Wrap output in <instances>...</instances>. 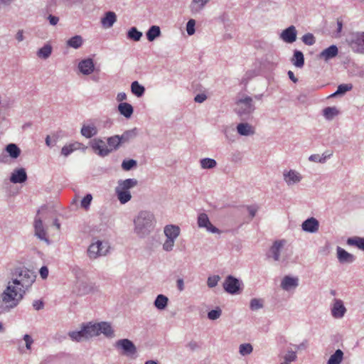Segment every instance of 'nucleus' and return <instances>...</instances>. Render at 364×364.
Here are the masks:
<instances>
[{
	"mask_svg": "<svg viewBox=\"0 0 364 364\" xmlns=\"http://www.w3.org/2000/svg\"><path fill=\"white\" fill-rule=\"evenodd\" d=\"M23 340L25 341L26 348L28 350H31V346L33 343L32 338L29 335L26 334L23 337Z\"/></svg>",
	"mask_w": 364,
	"mask_h": 364,
	"instance_id": "nucleus-54",
	"label": "nucleus"
},
{
	"mask_svg": "<svg viewBox=\"0 0 364 364\" xmlns=\"http://www.w3.org/2000/svg\"><path fill=\"white\" fill-rule=\"evenodd\" d=\"M206 100V95L204 94H199L195 97V101L196 102L201 103Z\"/></svg>",
	"mask_w": 364,
	"mask_h": 364,
	"instance_id": "nucleus-57",
	"label": "nucleus"
},
{
	"mask_svg": "<svg viewBox=\"0 0 364 364\" xmlns=\"http://www.w3.org/2000/svg\"><path fill=\"white\" fill-rule=\"evenodd\" d=\"M136 135L135 129L128 130L119 136L120 143H124L133 139Z\"/></svg>",
	"mask_w": 364,
	"mask_h": 364,
	"instance_id": "nucleus-40",
	"label": "nucleus"
},
{
	"mask_svg": "<svg viewBox=\"0 0 364 364\" xmlns=\"http://www.w3.org/2000/svg\"><path fill=\"white\" fill-rule=\"evenodd\" d=\"M284 240H278L275 241L272 246L270 252L272 254L273 258L275 261H278L279 259V252L281 248L284 246Z\"/></svg>",
	"mask_w": 364,
	"mask_h": 364,
	"instance_id": "nucleus-27",
	"label": "nucleus"
},
{
	"mask_svg": "<svg viewBox=\"0 0 364 364\" xmlns=\"http://www.w3.org/2000/svg\"><path fill=\"white\" fill-rule=\"evenodd\" d=\"M120 144L121 143L119 135H114L107 139V145L109 149L111 150V152L113 150L117 149Z\"/></svg>",
	"mask_w": 364,
	"mask_h": 364,
	"instance_id": "nucleus-32",
	"label": "nucleus"
},
{
	"mask_svg": "<svg viewBox=\"0 0 364 364\" xmlns=\"http://www.w3.org/2000/svg\"><path fill=\"white\" fill-rule=\"evenodd\" d=\"M353 88L352 84H341L338 85L336 92L333 93L331 97H335L338 95L344 94L348 91L351 90Z\"/></svg>",
	"mask_w": 364,
	"mask_h": 364,
	"instance_id": "nucleus-41",
	"label": "nucleus"
},
{
	"mask_svg": "<svg viewBox=\"0 0 364 364\" xmlns=\"http://www.w3.org/2000/svg\"><path fill=\"white\" fill-rule=\"evenodd\" d=\"M40 274L43 279H46L48 275V269L46 267H42L40 269Z\"/></svg>",
	"mask_w": 364,
	"mask_h": 364,
	"instance_id": "nucleus-56",
	"label": "nucleus"
},
{
	"mask_svg": "<svg viewBox=\"0 0 364 364\" xmlns=\"http://www.w3.org/2000/svg\"><path fill=\"white\" fill-rule=\"evenodd\" d=\"M49 22L51 25L55 26L58 23L59 18L57 16L50 15L48 16Z\"/></svg>",
	"mask_w": 364,
	"mask_h": 364,
	"instance_id": "nucleus-60",
	"label": "nucleus"
},
{
	"mask_svg": "<svg viewBox=\"0 0 364 364\" xmlns=\"http://www.w3.org/2000/svg\"><path fill=\"white\" fill-rule=\"evenodd\" d=\"M109 245L107 242H102L97 240L92 243L87 250L88 255L92 259H95L97 257L105 255L109 250Z\"/></svg>",
	"mask_w": 364,
	"mask_h": 364,
	"instance_id": "nucleus-7",
	"label": "nucleus"
},
{
	"mask_svg": "<svg viewBox=\"0 0 364 364\" xmlns=\"http://www.w3.org/2000/svg\"><path fill=\"white\" fill-rule=\"evenodd\" d=\"M117 20L116 14L112 11H108L105 17L101 19V23L105 28H110Z\"/></svg>",
	"mask_w": 364,
	"mask_h": 364,
	"instance_id": "nucleus-23",
	"label": "nucleus"
},
{
	"mask_svg": "<svg viewBox=\"0 0 364 364\" xmlns=\"http://www.w3.org/2000/svg\"><path fill=\"white\" fill-rule=\"evenodd\" d=\"M293 64L298 68L303 67L304 64V55L301 51L296 50L294 52V58L292 59Z\"/></svg>",
	"mask_w": 364,
	"mask_h": 364,
	"instance_id": "nucleus-34",
	"label": "nucleus"
},
{
	"mask_svg": "<svg viewBox=\"0 0 364 364\" xmlns=\"http://www.w3.org/2000/svg\"><path fill=\"white\" fill-rule=\"evenodd\" d=\"M237 112L240 114L250 113L252 110V98L246 97L237 102Z\"/></svg>",
	"mask_w": 364,
	"mask_h": 364,
	"instance_id": "nucleus-12",
	"label": "nucleus"
},
{
	"mask_svg": "<svg viewBox=\"0 0 364 364\" xmlns=\"http://www.w3.org/2000/svg\"><path fill=\"white\" fill-rule=\"evenodd\" d=\"M220 277L218 276L210 277L208 279V285L209 287H214L217 285Z\"/></svg>",
	"mask_w": 364,
	"mask_h": 364,
	"instance_id": "nucleus-53",
	"label": "nucleus"
},
{
	"mask_svg": "<svg viewBox=\"0 0 364 364\" xmlns=\"http://www.w3.org/2000/svg\"><path fill=\"white\" fill-rule=\"evenodd\" d=\"M250 306L252 311L261 309L263 306V301L259 299H252L250 301Z\"/></svg>",
	"mask_w": 364,
	"mask_h": 364,
	"instance_id": "nucleus-45",
	"label": "nucleus"
},
{
	"mask_svg": "<svg viewBox=\"0 0 364 364\" xmlns=\"http://www.w3.org/2000/svg\"><path fill=\"white\" fill-rule=\"evenodd\" d=\"M302 41L306 45L312 46L315 43V38L313 34L309 33L303 36Z\"/></svg>",
	"mask_w": 364,
	"mask_h": 364,
	"instance_id": "nucleus-47",
	"label": "nucleus"
},
{
	"mask_svg": "<svg viewBox=\"0 0 364 364\" xmlns=\"http://www.w3.org/2000/svg\"><path fill=\"white\" fill-rule=\"evenodd\" d=\"M161 34L160 28L157 26H152L146 33L147 38L149 41H154Z\"/></svg>",
	"mask_w": 364,
	"mask_h": 364,
	"instance_id": "nucleus-35",
	"label": "nucleus"
},
{
	"mask_svg": "<svg viewBox=\"0 0 364 364\" xmlns=\"http://www.w3.org/2000/svg\"><path fill=\"white\" fill-rule=\"evenodd\" d=\"M127 100V95L125 92H119L117 94V100L118 102H123Z\"/></svg>",
	"mask_w": 364,
	"mask_h": 364,
	"instance_id": "nucleus-61",
	"label": "nucleus"
},
{
	"mask_svg": "<svg viewBox=\"0 0 364 364\" xmlns=\"http://www.w3.org/2000/svg\"><path fill=\"white\" fill-rule=\"evenodd\" d=\"M101 333L107 337H112L114 335L111 325L107 322L94 324L90 323L83 326L80 331H70L68 335L73 341L80 342L98 336Z\"/></svg>",
	"mask_w": 364,
	"mask_h": 364,
	"instance_id": "nucleus-1",
	"label": "nucleus"
},
{
	"mask_svg": "<svg viewBox=\"0 0 364 364\" xmlns=\"http://www.w3.org/2000/svg\"><path fill=\"white\" fill-rule=\"evenodd\" d=\"M210 0H193V3L200 5L203 8Z\"/></svg>",
	"mask_w": 364,
	"mask_h": 364,
	"instance_id": "nucleus-62",
	"label": "nucleus"
},
{
	"mask_svg": "<svg viewBox=\"0 0 364 364\" xmlns=\"http://www.w3.org/2000/svg\"><path fill=\"white\" fill-rule=\"evenodd\" d=\"M318 222L314 218H309L302 223V229L306 232H315L318 230Z\"/></svg>",
	"mask_w": 364,
	"mask_h": 364,
	"instance_id": "nucleus-17",
	"label": "nucleus"
},
{
	"mask_svg": "<svg viewBox=\"0 0 364 364\" xmlns=\"http://www.w3.org/2000/svg\"><path fill=\"white\" fill-rule=\"evenodd\" d=\"M136 165V161L129 159L124 161L122 164V167L124 170L128 171Z\"/></svg>",
	"mask_w": 364,
	"mask_h": 364,
	"instance_id": "nucleus-49",
	"label": "nucleus"
},
{
	"mask_svg": "<svg viewBox=\"0 0 364 364\" xmlns=\"http://www.w3.org/2000/svg\"><path fill=\"white\" fill-rule=\"evenodd\" d=\"M78 68L84 75L91 74L95 68L93 60L91 58L82 60L79 63Z\"/></svg>",
	"mask_w": 364,
	"mask_h": 364,
	"instance_id": "nucleus-14",
	"label": "nucleus"
},
{
	"mask_svg": "<svg viewBox=\"0 0 364 364\" xmlns=\"http://www.w3.org/2000/svg\"><path fill=\"white\" fill-rule=\"evenodd\" d=\"M26 290L21 284H14L13 281L9 282L6 289L2 294V300L5 304H9L10 307H14L23 299Z\"/></svg>",
	"mask_w": 364,
	"mask_h": 364,
	"instance_id": "nucleus-2",
	"label": "nucleus"
},
{
	"mask_svg": "<svg viewBox=\"0 0 364 364\" xmlns=\"http://www.w3.org/2000/svg\"><path fill=\"white\" fill-rule=\"evenodd\" d=\"M141 36L142 33L140 31H137V29L135 27H132L128 31V38L134 40V41H139Z\"/></svg>",
	"mask_w": 364,
	"mask_h": 364,
	"instance_id": "nucleus-43",
	"label": "nucleus"
},
{
	"mask_svg": "<svg viewBox=\"0 0 364 364\" xmlns=\"http://www.w3.org/2000/svg\"><path fill=\"white\" fill-rule=\"evenodd\" d=\"M91 147L94 151L101 156H107L111 153V150L109 149L108 145L100 139H95L91 142Z\"/></svg>",
	"mask_w": 364,
	"mask_h": 364,
	"instance_id": "nucleus-9",
	"label": "nucleus"
},
{
	"mask_svg": "<svg viewBox=\"0 0 364 364\" xmlns=\"http://www.w3.org/2000/svg\"><path fill=\"white\" fill-rule=\"evenodd\" d=\"M117 346L122 348L125 354L132 355L136 353V348L133 343L128 339H122L117 341Z\"/></svg>",
	"mask_w": 364,
	"mask_h": 364,
	"instance_id": "nucleus-13",
	"label": "nucleus"
},
{
	"mask_svg": "<svg viewBox=\"0 0 364 364\" xmlns=\"http://www.w3.org/2000/svg\"><path fill=\"white\" fill-rule=\"evenodd\" d=\"M6 151L11 158L16 159L21 154L20 149L15 144H9L6 147Z\"/></svg>",
	"mask_w": 364,
	"mask_h": 364,
	"instance_id": "nucleus-31",
	"label": "nucleus"
},
{
	"mask_svg": "<svg viewBox=\"0 0 364 364\" xmlns=\"http://www.w3.org/2000/svg\"><path fill=\"white\" fill-rule=\"evenodd\" d=\"M284 180L288 184H294L296 183H298L301 180L300 175L294 171H289L287 173L284 174Z\"/></svg>",
	"mask_w": 364,
	"mask_h": 364,
	"instance_id": "nucleus-28",
	"label": "nucleus"
},
{
	"mask_svg": "<svg viewBox=\"0 0 364 364\" xmlns=\"http://www.w3.org/2000/svg\"><path fill=\"white\" fill-rule=\"evenodd\" d=\"M323 114L327 119H331L338 114V111L336 107H328L323 110Z\"/></svg>",
	"mask_w": 364,
	"mask_h": 364,
	"instance_id": "nucleus-42",
	"label": "nucleus"
},
{
	"mask_svg": "<svg viewBox=\"0 0 364 364\" xmlns=\"http://www.w3.org/2000/svg\"><path fill=\"white\" fill-rule=\"evenodd\" d=\"M346 312V308L340 300H336L333 304L331 313L335 318H341Z\"/></svg>",
	"mask_w": 364,
	"mask_h": 364,
	"instance_id": "nucleus-22",
	"label": "nucleus"
},
{
	"mask_svg": "<svg viewBox=\"0 0 364 364\" xmlns=\"http://www.w3.org/2000/svg\"><path fill=\"white\" fill-rule=\"evenodd\" d=\"M200 165L203 168H212L216 166V161L212 159H203L200 161Z\"/></svg>",
	"mask_w": 364,
	"mask_h": 364,
	"instance_id": "nucleus-44",
	"label": "nucleus"
},
{
	"mask_svg": "<svg viewBox=\"0 0 364 364\" xmlns=\"http://www.w3.org/2000/svg\"><path fill=\"white\" fill-rule=\"evenodd\" d=\"M343 358V353L341 350L338 349L331 355L327 364H340Z\"/></svg>",
	"mask_w": 364,
	"mask_h": 364,
	"instance_id": "nucleus-30",
	"label": "nucleus"
},
{
	"mask_svg": "<svg viewBox=\"0 0 364 364\" xmlns=\"http://www.w3.org/2000/svg\"><path fill=\"white\" fill-rule=\"evenodd\" d=\"M137 183V180L134 178H128L118 182V186L116 188V193L122 204H124L130 200L132 196L129 189L136 186Z\"/></svg>",
	"mask_w": 364,
	"mask_h": 364,
	"instance_id": "nucleus-4",
	"label": "nucleus"
},
{
	"mask_svg": "<svg viewBox=\"0 0 364 364\" xmlns=\"http://www.w3.org/2000/svg\"><path fill=\"white\" fill-rule=\"evenodd\" d=\"M299 285V279L297 277H292L285 276L282 282L281 287L286 291L296 288Z\"/></svg>",
	"mask_w": 364,
	"mask_h": 364,
	"instance_id": "nucleus-15",
	"label": "nucleus"
},
{
	"mask_svg": "<svg viewBox=\"0 0 364 364\" xmlns=\"http://www.w3.org/2000/svg\"><path fill=\"white\" fill-rule=\"evenodd\" d=\"M52 52V48L50 45H45L38 51V56L41 58H48Z\"/></svg>",
	"mask_w": 364,
	"mask_h": 364,
	"instance_id": "nucleus-39",
	"label": "nucleus"
},
{
	"mask_svg": "<svg viewBox=\"0 0 364 364\" xmlns=\"http://www.w3.org/2000/svg\"><path fill=\"white\" fill-rule=\"evenodd\" d=\"M296 358V353L294 351H289L284 356V362L290 363L295 360Z\"/></svg>",
	"mask_w": 364,
	"mask_h": 364,
	"instance_id": "nucleus-52",
	"label": "nucleus"
},
{
	"mask_svg": "<svg viewBox=\"0 0 364 364\" xmlns=\"http://www.w3.org/2000/svg\"><path fill=\"white\" fill-rule=\"evenodd\" d=\"M17 278L13 279L14 284H21L23 288L28 289L35 282L36 274L33 272L26 268H18L15 270Z\"/></svg>",
	"mask_w": 364,
	"mask_h": 364,
	"instance_id": "nucleus-5",
	"label": "nucleus"
},
{
	"mask_svg": "<svg viewBox=\"0 0 364 364\" xmlns=\"http://www.w3.org/2000/svg\"><path fill=\"white\" fill-rule=\"evenodd\" d=\"M164 232L166 240L163 244V249L165 251H171L173 248L175 240L179 236L181 229L178 225H167L164 227Z\"/></svg>",
	"mask_w": 364,
	"mask_h": 364,
	"instance_id": "nucleus-6",
	"label": "nucleus"
},
{
	"mask_svg": "<svg viewBox=\"0 0 364 364\" xmlns=\"http://www.w3.org/2000/svg\"><path fill=\"white\" fill-rule=\"evenodd\" d=\"M16 38L18 41H22L23 40V31L22 30L18 31L16 33Z\"/></svg>",
	"mask_w": 364,
	"mask_h": 364,
	"instance_id": "nucleus-63",
	"label": "nucleus"
},
{
	"mask_svg": "<svg viewBox=\"0 0 364 364\" xmlns=\"http://www.w3.org/2000/svg\"><path fill=\"white\" fill-rule=\"evenodd\" d=\"M282 38L287 43H293L296 39V31L294 26H291L282 33Z\"/></svg>",
	"mask_w": 364,
	"mask_h": 364,
	"instance_id": "nucleus-18",
	"label": "nucleus"
},
{
	"mask_svg": "<svg viewBox=\"0 0 364 364\" xmlns=\"http://www.w3.org/2000/svg\"><path fill=\"white\" fill-rule=\"evenodd\" d=\"M252 351V347L249 343L242 344L240 346V353L242 355H248Z\"/></svg>",
	"mask_w": 364,
	"mask_h": 364,
	"instance_id": "nucleus-46",
	"label": "nucleus"
},
{
	"mask_svg": "<svg viewBox=\"0 0 364 364\" xmlns=\"http://www.w3.org/2000/svg\"><path fill=\"white\" fill-rule=\"evenodd\" d=\"M119 112L126 118H129L134 112L132 106L127 102H121L118 106Z\"/></svg>",
	"mask_w": 364,
	"mask_h": 364,
	"instance_id": "nucleus-25",
	"label": "nucleus"
},
{
	"mask_svg": "<svg viewBox=\"0 0 364 364\" xmlns=\"http://www.w3.org/2000/svg\"><path fill=\"white\" fill-rule=\"evenodd\" d=\"M352 50L358 53H364V32L353 33L348 40Z\"/></svg>",
	"mask_w": 364,
	"mask_h": 364,
	"instance_id": "nucleus-8",
	"label": "nucleus"
},
{
	"mask_svg": "<svg viewBox=\"0 0 364 364\" xmlns=\"http://www.w3.org/2000/svg\"><path fill=\"white\" fill-rule=\"evenodd\" d=\"M131 90L136 97H141L144 95L145 89L137 81H134L131 85Z\"/></svg>",
	"mask_w": 364,
	"mask_h": 364,
	"instance_id": "nucleus-33",
	"label": "nucleus"
},
{
	"mask_svg": "<svg viewBox=\"0 0 364 364\" xmlns=\"http://www.w3.org/2000/svg\"><path fill=\"white\" fill-rule=\"evenodd\" d=\"M247 210L250 213V215L251 216V218H254L256 213H257V208L255 207V206H248L247 207Z\"/></svg>",
	"mask_w": 364,
	"mask_h": 364,
	"instance_id": "nucleus-59",
	"label": "nucleus"
},
{
	"mask_svg": "<svg viewBox=\"0 0 364 364\" xmlns=\"http://www.w3.org/2000/svg\"><path fill=\"white\" fill-rule=\"evenodd\" d=\"M97 133V127L94 124L83 125L81 129V134L86 138H91Z\"/></svg>",
	"mask_w": 364,
	"mask_h": 364,
	"instance_id": "nucleus-29",
	"label": "nucleus"
},
{
	"mask_svg": "<svg viewBox=\"0 0 364 364\" xmlns=\"http://www.w3.org/2000/svg\"><path fill=\"white\" fill-rule=\"evenodd\" d=\"M134 223L136 226L135 230L137 234L144 235L149 232L154 228V216L149 213L142 212L137 216Z\"/></svg>",
	"mask_w": 364,
	"mask_h": 364,
	"instance_id": "nucleus-3",
	"label": "nucleus"
},
{
	"mask_svg": "<svg viewBox=\"0 0 364 364\" xmlns=\"http://www.w3.org/2000/svg\"><path fill=\"white\" fill-rule=\"evenodd\" d=\"M198 225L200 228H205L206 230L213 233L219 232V230L213 226L205 213H200L198 217Z\"/></svg>",
	"mask_w": 364,
	"mask_h": 364,
	"instance_id": "nucleus-11",
	"label": "nucleus"
},
{
	"mask_svg": "<svg viewBox=\"0 0 364 364\" xmlns=\"http://www.w3.org/2000/svg\"><path fill=\"white\" fill-rule=\"evenodd\" d=\"M34 228L35 234L38 238L48 241L47 234L43 228L42 220L40 218H36L34 222Z\"/></svg>",
	"mask_w": 364,
	"mask_h": 364,
	"instance_id": "nucleus-16",
	"label": "nucleus"
},
{
	"mask_svg": "<svg viewBox=\"0 0 364 364\" xmlns=\"http://www.w3.org/2000/svg\"><path fill=\"white\" fill-rule=\"evenodd\" d=\"M326 157L322 158L318 154H313L310 156L309 160L314 162H324Z\"/></svg>",
	"mask_w": 364,
	"mask_h": 364,
	"instance_id": "nucleus-55",
	"label": "nucleus"
},
{
	"mask_svg": "<svg viewBox=\"0 0 364 364\" xmlns=\"http://www.w3.org/2000/svg\"><path fill=\"white\" fill-rule=\"evenodd\" d=\"M347 243L349 245H354L358 247L359 249L364 250V238L357 237L348 238L347 240Z\"/></svg>",
	"mask_w": 364,
	"mask_h": 364,
	"instance_id": "nucleus-36",
	"label": "nucleus"
},
{
	"mask_svg": "<svg viewBox=\"0 0 364 364\" xmlns=\"http://www.w3.org/2000/svg\"><path fill=\"white\" fill-rule=\"evenodd\" d=\"M338 48L332 45L329 46L328 48L324 49L320 54L319 58L321 59H323L325 60H328L329 59H331L334 57H336L338 55Z\"/></svg>",
	"mask_w": 364,
	"mask_h": 364,
	"instance_id": "nucleus-20",
	"label": "nucleus"
},
{
	"mask_svg": "<svg viewBox=\"0 0 364 364\" xmlns=\"http://www.w3.org/2000/svg\"><path fill=\"white\" fill-rule=\"evenodd\" d=\"M221 315V310L220 309H215V310H211L210 311L208 312V318L211 319V320H215L217 318H218Z\"/></svg>",
	"mask_w": 364,
	"mask_h": 364,
	"instance_id": "nucleus-51",
	"label": "nucleus"
},
{
	"mask_svg": "<svg viewBox=\"0 0 364 364\" xmlns=\"http://www.w3.org/2000/svg\"><path fill=\"white\" fill-rule=\"evenodd\" d=\"M196 21L193 19H190L186 25V31L188 35L191 36L195 33Z\"/></svg>",
	"mask_w": 364,
	"mask_h": 364,
	"instance_id": "nucleus-50",
	"label": "nucleus"
},
{
	"mask_svg": "<svg viewBox=\"0 0 364 364\" xmlns=\"http://www.w3.org/2000/svg\"><path fill=\"white\" fill-rule=\"evenodd\" d=\"M67 44L70 47L78 48L82 44V37L80 36H73L68 41Z\"/></svg>",
	"mask_w": 364,
	"mask_h": 364,
	"instance_id": "nucleus-38",
	"label": "nucleus"
},
{
	"mask_svg": "<svg viewBox=\"0 0 364 364\" xmlns=\"http://www.w3.org/2000/svg\"><path fill=\"white\" fill-rule=\"evenodd\" d=\"M343 28V21L341 19H337V32L339 33L341 32Z\"/></svg>",
	"mask_w": 364,
	"mask_h": 364,
	"instance_id": "nucleus-64",
	"label": "nucleus"
},
{
	"mask_svg": "<svg viewBox=\"0 0 364 364\" xmlns=\"http://www.w3.org/2000/svg\"><path fill=\"white\" fill-rule=\"evenodd\" d=\"M168 298L164 295L159 294L154 302L156 307L159 309H164L167 306Z\"/></svg>",
	"mask_w": 364,
	"mask_h": 364,
	"instance_id": "nucleus-37",
	"label": "nucleus"
},
{
	"mask_svg": "<svg viewBox=\"0 0 364 364\" xmlns=\"http://www.w3.org/2000/svg\"><path fill=\"white\" fill-rule=\"evenodd\" d=\"M92 200V196L91 194L86 195L81 200V207L85 210H87L91 203Z\"/></svg>",
	"mask_w": 364,
	"mask_h": 364,
	"instance_id": "nucleus-48",
	"label": "nucleus"
},
{
	"mask_svg": "<svg viewBox=\"0 0 364 364\" xmlns=\"http://www.w3.org/2000/svg\"><path fill=\"white\" fill-rule=\"evenodd\" d=\"M338 259L341 263H351L354 261L355 257L338 247L337 248Z\"/></svg>",
	"mask_w": 364,
	"mask_h": 364,
	"instance_id": "nucleus-21",
	"label": "nucleus"
},
{
	"mask_svg": "<svg viewBox=\"0 0 364 364\" xmlns=\"http://www.w3.org/2000/svg\"><path fill=\"white\" fill-rule=\"evenodd\" d=\"M237 129L240 135L248 136L255 133L254 128L247 123H240L237 125Z\"/></svg>",
	"mask_w": 364,
	"mask_h": 364,
	"instance_id": "nucleus-26",
	"label": "nucleus"
},
{
	"mask_svg": "<svg viewBox=\"0 0 364 364\" xmlns=\"http://www.w3.org/2000/svg\"><path fill=\"white\" fill-rule=\"evenodd\" d=\"M33 306L35 309L40 310V309H43V301H41L40 300H37L33 302Z\"/></svg>",
	"mask_w": 364,
	"mask_h": 364,
	"instance_id": "nucleus-58",
	"label": "nucleus"
},
{
	"mask_svg": "<svg viewBox=\"0 0 364 364\" xmlns=\"http://www.w3.org/2000/svg\"><path fill=\"white\" fill-rule=\"evenodd\" d=\"M85 149L84 145L79 142H73L68 145H65L61 149V154L64 156H68L75 150Z\"/></svg>",
	"mask_w": 364,
	"mask_h": 364,
	"instance_id": "nucleus-19",
	"label": "nucleus"
},
{
	"mask_svg": "<svg viewBox=\"0 0 364 364\" xmlns=\"http://www.w3.org/2000/svg\"><path fill=\"white\" fill-rule=\"evenodd\" d=\"M26 173L23 168L15 171L11 176V181L14 183H23L26 180Z\"/></svg>",
	"mask_w": 364,
	"mask_h": 364,
	"instance_id": "nucleus-24",
	"label": "nucleus"
},
{
	"mask_svg": "<svg viewBox=\"0 0 364 364\" xmlns=\"http://www.w3.org/2000/svg\"><path fill=\"white\" fill-rule=\"evenodd\" d=\"M240 282L232 276H228L223 284L225 290L230 294H236L240 289Z\"/></svg>",
	"mask_w": 364,
	"mask_h": 364,
	"instance_id": "nucleus-10",
	"label": "nucleus"
}]
</instances>
